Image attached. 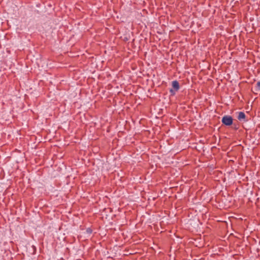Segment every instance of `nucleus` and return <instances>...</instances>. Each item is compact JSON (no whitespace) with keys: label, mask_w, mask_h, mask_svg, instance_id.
<instances>
[{"label":"nucleus","mask_w":260,"mask_h":260,"mask_svg":"<svg viewBox=\"0 0 260 260\" xmlns=\"http://www.w3.org/2000/svg\"><path fill=\"white\" fill-rule=\"evenodd\" d=\"M172 88L170 90V92L172 95H174L176 91L179 89V84L177 81H173L172 82Z\"/></svg>","instance_id":"f257e3e1"},{"label":"nucleus","mask_w":260,"mask_h":260,"mask_svg":"<svg viewBox=\"0 0 260 260\" xmlns=\"http://www.w3.org/2000/svg\"><path fill=\"white\" fill-rule=\"evenodd\" d=\"M222 122L226 125H231L233 123V118L230 116H224L222 118Z\"/></svg>","instance_id":"f03ea898"},{"label":"nucleus","mask_w":260,"mask_h":260,"mask_svg":"<svg viewBox=\"0 0 260 260\" xmlns=\"http://www.w3.org/2000/svg\"><path fill=\"white\" fill-rule=\"evenodd\" d=\"M238 119L242 121H246L245 119V114L244 112H240L238 114Z\"/></svg>","instance_id":"7ed1b4c3"},{"label":"nucleus","mask_w":260,"mask_h":260,"mask_svg":"<svg viewBox=\"0 0 260 260\" xmlns=\"http://www.w3.org/2000/svg\"><path fill=\"white\" fill-rule=\"evenodd\" d=\"M256 86H257V88L258 90H260V82H257L256 83Z\"/></svg>","instance_id":"20e7f679"},{"label":"nucleus","mask_w":260,"mask_h":260,"mask_svg":"<svg viewBox=\"0 0 260 260\" xmlns=\"http://www.w3.org/2000/svg\"><path fill=\"white\" fill-rule=\"evenodd\" d=\"M87 232L88 233L90 234V233H91V230H90V229H87Z\"/></svg>","instance_id":"39448f33"}]
</instances>
